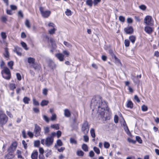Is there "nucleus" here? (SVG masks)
I'll use <instances>...</instances> for the list:
<instances>
[{
  "label": "nucleus",
  "mask_w": 159,
  "mask_h": 159,
  "mask_svg": "<svg viewBox=\"0 0 159 159\" xmlns=\"http://www.w3.org/2000/svg\"><path fill=\"white\" fill-rule=\"evenodd\" d=\"M96 98H98L95 97L92 99L91 106L94 107L96 110L98 109L96 115L99 119L102 118L103 120H106L108 118L107 114H106L105 112V108L107 107V104L105 101L102 102L101 99L99 100L98 102Z\"/></svg>",
  "instance_id": "1"
},
{
  "label": "nucleus",
  "mask_w": 159,
  "mask_h": 159,
  "mask_svg": "<svg viewBox=\"0 0 159 159\" xmlns=\"http://www.w3.org/2000/svg\"><path fill=\"white\" fill-rule=\"evenodd\" d=\"M39 9L42 16L44 18H48L51 14L50 11L49 10L44 11V8L42 7H40Z\"/></svg>",
  "instance_id": "2"
},
{
  "label": "nucleus",
  "mask_w": 159,
  "mask_h": 159,
  "mask_svg": "<svg viewBox=\"0 0 159 159\" xmlns=\"http://www.w3.org/2000/svg\"><path fill=\"white\" fill-rule=\"evenodd\" d=\"M8 117L4 114H0V124L2 126L7 122Z\"/></svg>",
  "instance_id": "3"
},
{
  "label": "nucleus",
  "mask_w": 159,
  "mask_h": 159,
  "mask_svg": "<svg viewBox=\"0 0 159 159\" xmlns=\"http://www.w3.org/2000/svg\"><path fill=\"white\" fill-rule=\"evenodd\" d=\"M17 143L16 142H13L10 147L8 148L7 151L8 152L14 153L17 147Z\"/></svg>",
  "instance_id": "4"
},
{
  "label": "nucleus",
  "mask_w": 159,
  "mask_h": 159,
  "mask_svg": "<svg viewBox=\"0 0 159 159\" xmlns=\"http://www.w3.org/2000/svg\"><path fill=\"white\" fill-rule=\"evenodd\" d=\"M41 131V128L37 124L34 125V132L35 134V136L37 137L40 135V132Z\"/></svg>",
  "instance_id": "5"
},
{
  "label": "nucleus",
  "mask_w": 159,
  "mask_h": 159,
  "mask_svg": "<svg viewBox=\"0 0 159 159\" xmlns=\"http://www.w3.org/2000/svg\"><path fill=\"white\" fill-rule=\"evenodd\" d=\"M54 139L51 137H48L45 140V144L47 147L52 145L53 143Z\"/></svg>",
  "instance_id": "6"
},
{
  "label": "nucleus",
  "mask_w": 159,
  "mask_h": 159,
  "mask_svg": "<svg viewBox=\"0 0 159 159\" xmlns=\"http://www.w3.org/2000/svg\"><path fill=\"white\" fill-rule=\"evenodd\" d=\"M82 130L85 134L88 133L89 128L88 124L87 122H85L83 125L82 127Z\"/></svg>",
  "instance_id": "7"
},
{
  "label": "nucleus",
  "mask_w": 159,
  "mask_h": 159,
  "mask_svg": "<svg viewBox=\"0 0 159 159\" xmlns=\"http://www.w3.org/2000/svg\"><path fill=\"white\" fill-rule=\"evenodd\" d=\"M124 30L127 34H130L133 33L134 30L132 26H129L125 28Z\"/></svg>",
  "instance_id": "8"
},
{
  "label": "nucleus",
  "mask_w": 159,
  "mask_h": 159,
  "mask_svg": "<svg viewBox=\"0 0 159 159\" xmlns=\"http://www.w3.org/2000/svg\"><path fill=\"white\" fill-rule=\"evenodd\" d=\"M55 57L60 61H63L64 60V55L61 53H58L55 55Z\"/></svg>",
  "instance_id": "9"
},
{
  "label": "nucleus",
  "mask_w": 159,
  "mask_h": 159,
  "mask_svg": "<svg viewBox=\"0 0 159 159\" xmlns=\"http://www.w3.org/2000/svg\"><path fill=\"white\" fill-rule=\"evenodd\" d=\"M152 18V17L150 16H147L144 18V22L147 25H149Z\"/></svg>",
  "instance_id": "10"
},
{
  "label": "nucleus",
  "mask_w": 159,
  "mask_h": 159,
  "mask_svg": "<svg viewBox=\"0 0 159 159\" xmlns=\"http://www.w3.org/2000/svg\"><path fill=\"white\" fill-rule=\"evenodd\" d=\"M14 157L15 154L14 153L8 152V153L5 155V159H11L13 158Z\"/></svg>",
  "instance_id": "11"
},
{
  "label": "nucleus",
  "mask_w": 159,
  "mask_h": 159,
  "mask_svg": "<svg viewBox=\"0 0 159 159\" xmlns=\"http://www.w3.org/2000/svg\"><path fill=\"white\" fill-rule=\"evenodd\" d=\"M144 30L145 32L149 34H151L153 30L152 28L149 26H146Z\"/></svg>",
  "instance_id": "12"
},
{
  "label": "nucleus",
  "mask_w": 159,
  "mask_h": 159,
  "mask_svg": "<svg viewBox=\"0 0 159 159\" xmlns=\"http://www.w3.org/2000/svg\"><path fill=\"white\" fill-rule=\"evenodd\" d=\"M64 115L66 117H69L70 116V112L68 109H65L64 110Z\"/></svg>",
  "instance_id": "13"
},
{
  "label": "nucleus",
  "mask_w": 159,
  "mask_h": 159,
  "mask_svg": "<svg viewBox=\"0 0 159 159\" xmlns=\"http://www.w3.org/2000/svg\"><path fill=\"white\" fill-rule=\"evenodd\" d=\"M131 79L133 80L134 82L136 83H139L140 81L139 79L137 76H135L132 75L131 76Z\"/></svg>",
  "instance_id": "14"
},
{
  "label": "nucleus",
  "mask_w": 159,
  "mask_h": 159,
  "mask_svg": "<svg viewBox=\"0 0 159 159\" xmlns=\"http://www.w3.org/2000/svg\"><path fill=\"white\" fill-rule=\"evenodd\" d=\"M32 66L35 70H39L40 68V66L37 63L34 62Z\"/></svg>",
  "instance_id": "15"
},
{
  "label": "nucleus",
  "mask_w": 159,
  "mask_h": 159,
  "mask_svg": "<svg viewBox=\"0 0 159 159\" xmlns=\"http://www.w3.org/2000/svg\"><path fill=\"white\" fill-rule=\"evenodd\" d=\"M38 156V152L37 151L33 152L31 155L32 159H37Z\"/></svg>",
  "instance_id": "16"
},
{
  "label": "nucleus",
  "mask_w": 159,
  "mask_h": 159,
  "mask_svg": "<svg viewBox=\"0 0 159 159\" xmlns=\"http://www.w3.org/2000/svg\"><path fill=\"white\" fill-rule=\"evenodd\" d=\"M5 53L3 54L4 57L7 58H9V54L7 48H5Z\"/></svg>",
  "instance_id": "17"
},
{
  "label": "nucleus",
  "mask_w": 159,
  "mask_h": 159,
  "mask_svg": "<svg viewBox=\"0 0 159 159\" xmlns=\"http://www.w3.org/2000/svg\"><path fill=\"white\" fill-rule=\"evenodd\" d=\"M49 41L51 43L52 48H55L56 47V45L53 39L51 38L49 40Z\"/></svg>",
  "instance_id": "18"
},
{
  "label": "nucleus",
  "mask_w": 159,
  "mask_h": 159,
  "mask_svg": "<svg viewBox=\"0 0 159 159\" xmlns=\"http://www.w3.org/2000/svg\"><path fill=\"white\" fill-rule=\"evenodd\" d=\"M35 59L33 57H29L28 58V62L30 64H31L32 65L35 62Z\"/></svg>",
  "instance_id": "19"
},
{
  "label": "nucleus",
  "mask_w": 159,
  "mask_h": 159,
  "mask_svg": "<svg viewBox=\"0 0 159 159\" xmlns=\"http://www.w3.org/2000/svg\"><path fill=\"white\" fill-rule=\"evenodd\" d=\"M22 49L21 48L17 47V48H15V50H14V52H16L19 56H21L22 53L20 51Z\"/></svg>",
  "instance_id": "20"
},
{
  "label": "nucleus",
  "mask_w": 159,
  "mask_h": 159,
  "mask_svg": "<svg viewBox=\"0 0 159 159\" xmlns=\"http://www.w3.org/2000/svg\"><path fill=\"white\" fill-rule=\"evenodd\" d=\"M127 107L132 108H133V103L132 102L130 101H129L127 104Z\"/></svg>",
  "instance_id": "21"
},
{
  "label": "nucleus",
  "mask_w": 159,
  "mask_h": 159,
  "mask_svg": "<svg viewBox=\"0 0 159 159\" xmlns=\"http://www.w3.org/2000/svg\"><path fill=\"white\" fill-rule=\"evenodd\" d=\"M49 101L48 100H43L40 103V105L42 106L43 107L47 105Z\"/></svg>",
  "instance_id": "22"
},
{
  "label": "nucleus",
  "mask_w": 159,
  "mask_h": 159,
  "mask_svg": "<svg viewBox=\"0 0 159 159\" xmlns=\"http://www.w3.org/2000/svg\"><path fill=\"white\" fill-rule=\"evenodd\" d=\"M3 71L7 75H11L9 69L7 67L4 68L3 71H2V74Z\"/></svg>",
  "instance_id": "23"
},
{
  "label": "nucleus",
  "mask_w": 159,
  "mask_h": 159,
  "mask_svg": "<svg viewBox=\"0 0 159 159\" xmlns=\"http://www.w3.org/2000/svg\"><path fill=\"white\" fill-rule=\"evenodd\" d=\"M30 100V99L27 97H25L23 99V101L25 104H29V102Z\"/></svg>",
  "instance_id": "24"
},
{
  "label": "nucleus",
  "mask_w": 159,
  "mask_h": 159,
  "mask_svg": "<svg viewBox=\"0 0 159 159\" xmlns=\"http://www.w3.org/2000/svg\"><path fill=\"white\" fill-rule=\"evenodd\" d=\"M90 133L91 137L93 138H95L96 136L95 130L93 129H91L90 130Z\"/></svg>",
  "instance_id": "25"
},
{
  "label": "nucleus",
  "mask_w": 159,
  "mask_h": 159,
  "mask_svg": "<svg viewBox=\"0 0 159 159\" xmlns=\"http://www.w3.org/2000/svg\"><path fill=\"white\" fill-rule=\"evenodd\" d=\"M129 39L133 43L135 42L136 37L134 35L130 36L129 37Z\"/></svg>",
  "instance_id": "26"
},
{
  "label": "nucleus",
  "mask_w": 159,
  "mask_h": 159,
  "mask_svg": "<svg viewBox=\"0 0 159 159\" xmlns=\"http://www.w3.org/2000/svg\"><path fill=\"white\" fill-rule=\"evenodd\" d=\"M25 24L26 26L29 29L30 28V24L29 20L28 19L26 20Z\"/></svg>",
  "instance_id": "27"
},
{
  "label": "nucleus",
  "mask_w": 159,
  "mask_h": 159,
  "mask_svg": "<svg viewBox=\"0 0 159 159\" xmlns=\"http://www.w3.org/2000/svg\"><path fill=\"white\" fill-rule=\"evenodd\" d=\"M82 148L85 151H88V147L85 144H83L82 145Z\"/></svg>",
  "instance_id": "28"
},
{
  "label": "nucleus",
  "mask_w": 159,
  "mask_h": 159,
  "mask_svg": "<svg viewBox=\"0 0 159 159\" xmlns=\"http://www.w3.org/2000/svg\"><path fill=\"white\" fill-rule=\"evenodd\" d=\"M51 126L52 128L55 129L57 130L58 129H59V125L57 124L52 125Z\"/></svg>",
  "instance_id": "29"
},
{
  "label": "nucleus",
  "mask_w": 159,
  "mask_h": 159,
  "mask_svg": "<svg viewBox=\"0 0 159 159\" xmlns=\"http://www.w3.org/2000/svg\"><path fill=\"white\" fill-rule=\"evenodd\" d=\"M63 43L66 46L69 48H71L72 47V45L70 43L66 41H64Z\"/></svg>",
  "instance_id": "30"
},
{
  "label": "nucleus",
  "mask_w": 159,
  "mask_h": 159,
  "mask_svg": "<svg viewBox=\"0 0 159 159\" xmlns=\"http://www.w3.org/2000/svg\"><path fill=\"white\" fill-rule=\"evenodd\" d=\"M109 52L110 55L111 56L112 58H114L115 60H116L117 59L111 50H109Z\"/></svg>",
  "instance_id": "31"
},
{
  "label": "nucleus",
  "mask_w": 159,
  "mask_h": 159,
  "mask_svg": "<svg viewBox=\"0 0 159 159\" xmlns=\"http://www.w3.org/2000/svg\"><path fill=\"white\" fill-rule=\"evenodd\" d=\"M8 66L10 68L12 69H13V61H10L8 62L7 63Z\"/></svg>",
  "instance_id": "32"
},
{
  "label": "nucleus",
  "mask_w": 159,
  "mask_h": 159,
  "mask_svg": "<svg viewBox=\"0 0 159 159\" xmlns=\"http://www.w3.org/2000/svg\"><path fill=\"white\" fill-rule=\"evenodd\" d=\"M84 154V152L81 150L78 151L77 152V154L79 156H83Z\"/></svg>",
  "instance_id": "33"
},
{
  "label": "nucleus",
  "mask_w": 159,
  "mask_h": 159,
  "mask_svg": "<svg viewBox=\"0 0 159 159\" xmlns=\"http://www.w3.org/2000/svg\"><path fill=\"white\" fill-rule=\"evenodd\" d=\"M93 5L96 6L101 1V0H93Z\"/></svg>",
  "instance_id": "34"
},
{
  "label": "nucleus",
  "mask_w": 159,
  "mask_h": 159,
  "mask_svg": "<svg viewBox=\"0 0 159 159\" xmlns=\"http://www.w3.org/2000/svg\"><path fill=\"white\" fill-rule=\"evenodd\" d=\"M65 13L67 16H70L71 15V11L68 9H67Z\"/></svg>",
  "instance_id": "35"
},
{
  "label": "nucleus",
  "mask_w": 159,
  "mask_h": 159,
  "mask_svg": "<svg viewBox=\"0 0 159 159\" xmlns=\"http://www.w3.org/2000/svg\"><path fill=\"white\" fill-rule=\"evenodd\" d=\"M44 130L45 134H47L49 132V128L48 127H44Z\"/></svg>",
  "instance_id": "36"
},
{
  "label": "nucleus",
  "mask_w": 159,
  "mask_h": 159,
  "mask_svg": "<svg viewBox=\"0 0 159 159\" xmlns=\"http://www.w3.org/2000/svg\"><path fill=\"white\" fill-rule=\"evenodd\" d=\"M22 46L26 50H28V48H27V45L25 43L23 42H22L21 43Z\"/></svg>",
  "instance_id": "37"
},
{
  "label": "nucleus",
  "mask_w": 159,
  "mask_h": 159,
  "mask_svg": "<svg viewBox=\"0 0 159 159\" xmlns=\"http://www.w3.org/2000/svg\"><path fill=\"white\" fill-rule=\"evenodd\" d=\"M40 144V141L39 140H36L34 142V146L35 147H38Z\"/></svg>",
  "instance_id": "38"
},
{
  "label": "nucleus",
  "mask_w": 159,
  "mask_h": 159,
  "mask_svg": "<svg viewBox=\"0 0 159 159\" xmlns=\"http://www.w3.org/2000/svg\"><path fill=\"white\" fill-rule=\"evenodd\" d=\"M127 141H128L130 143H131L133 144H135L136 143V141L133 140L129 138L127 139Z\"/></svg>",
  "instance_id": "39"
},
{
  "label": "nucleus",
  "mask_w": 159,
  "mask_h": 159,
  "mask_svg": "<svg viewBox=\"0 0 159 159\" xmlns=\"http://www.w3.org/2000/svg\"><path fill=\"white\" fill-rule=\"evenodd\" d=\"M56 30L55 28H53L48 31L49 34H52L55 33V31Z\"/></svg>",
  "instance_id": "40"
},
{
  "label": "nucleus",
  "mask_w": 159,
  "mask_h": 159,
  "mask_svg": "<svg viewBox=\"0 0 159 159\" xmlns=\"http://www.w3.org/2000/svg\"><path fill=\"white\" fill-rule=\"evenodd\" d=\"M136 140L139 143H142V140L141 139L140 137L139 136H136Z\"/></svg>",
  "instance_id": "41"
},
{
  "label": "nucleus",
  "mask_w": 159,
  "mask_h": 159,
  "mask_svg": "<svg viewBox=\"0 0 159 159\" xmlns=\"http://www.w3.org/2000/svg\"><path fill=\"white\" fill-rule=\"evenodd\" d=\"M142 110L143 111H147L148 109V107L145 105H143L141 107Z\"/></svg>",
  "instance_id": "42"
},
{
  "label": "nucleus",
  "mask_w": 159,
  "mask_h": 159,
  "mask_svg": "<svg viewBox=\"0 0 159 159\" xmlns=\"http://www.w3.org/2000/svg\"><path fill=\"white\" fill-rule=\"evenodd\" d=\"M104 147L106 148H108L110 146V144L108 142H105L104 144Z\"/></svg>",
  "instance_id": "43"
},
{
  "label": "nucleus",
  "mask_w": 159,
  "mask_h": 159,
  "mask_svg": "<svg viewBox=\"0 0 159 159\" xmlns=\"http://www.w3.org/2000/svg\"><path fill=\"white\" fill-rule=\"evenodd\" d=\"M93 150L97 154H99L100 153V151L99 149L97 147H95L93 148Z\"/></svg>",
  "instance_id": "44"
},
{
  "label": "nucleus",
  "mask_w": 159,
  "mask_h": 159,
  "mask_svg": "<svg viewBox=\"0 0 159 159\" xmlns=\"http://www.w3.org/2000/svg\"><path fill=\"white\" fill-rule=\"evenodd\" d=\"M16 153L18 156V157L22 158V157L21 155V152L19 150H17L16 151Z\"/></svg>",
  "instance_id": "45"
},
{
  "label": "nucleus",
  "mask_w": 159,
  "mask_h": 159,
  "mask_svg": "<svg viewBox=\"0 0 159 159\" xmlns=\"http://www.w3.org/2000/svg\"><path fill=\"white\" fill-rule=\"evenodd\" d=\"M70 143L72 144H76L77 143L76 141L73 138H71L70 139Z\"/></svg>",
  "instance_id": "46"
},
{
  "label": "nucleus",
  "mask_w": 159,
  "mask_h": 159,
  "mask_svg": "<svg viewBox=\"0 0 159 159\" xmlns=\"http://www.w3.org/2000/svg\"><path fill=\"white\" fill-rule=\"evenodd\" d=\"M57 145L60 146L63 145V143L60 139H58L57 141Z\"/></svg>",
  "instance_id": "47"
},
{
  "label": "nucleus",
  "mask_w": 159,
  "mask_h": 159,
  "mask_svg": "<svg viewBox=\"0 0 159 159\" xmlns=\"http://www.w3.org/2000/svg\"><path fill=\"white\" fill-rule=\"evenodd\" d=\"M10 88L11 89L14 90V89L16 88V86L15 84H11L10 85Z\"/></svg>",
  "instance_id": "48"
},
{
  "label": "nucleus",
  "mask_w": 159,
  "mask_h": 159,
  "mask_svg": "<svg viewBox=\"0 0 159 159\" xmlns=\"http://www.w3.org/2000/svg\"><path fill=\"white\" fill-rule=\"evenodd\" d=\"M139 8L143 10H145L146 9V7L144 5H141L139 6Z\"/></svg>",
  "instance_id": "49"
},
{
  "label": "nucleus",
  "mask_w": 159,
  "mask_h": 159,
  "mask_svg": "<svg viewBox=\"0 0 159 159\" xmlns=\"http://www.w3.org/2000/svg\"><path fill=\"white\" fill-rule=\"evenodd\" d=\"M33 103L36 106L39 105V102L38 101H37L34 98L33 99Z\"/></svg>",
  "instance_id": "50"
},
{
  "label": "nucleus",
  "mask_w": 159,
  "mask_h": 159,
  "mask_svg": "<svg viewBox=\"0 0 159 159\" xmlns=\"http://www.w3.org/2000/svg\"><path fill=\"white\" fill-rule=\"evenodd\" d=\"M124 43L126 47H128L129 46V42L128 40L125 39L124 41Z\"/></svg>",
  "instance_id": "51"
},
{
  "label": "nucleus",
  "mask_w": 159,
  "mask_h": 159,
  "mask_svg": "<svg viewBox=\"0 0 159 159\" xmlns=\"http://www.w3.org/2000/svg\"><path fill=\"white\" fill-rule=\"evenodd\" d=\"M1 35L2 38L3 39H5L7 38V36L6 34V33L4 32H2L1 33Z\"/></svg>",
  "instance_id": "52"
},
{
  "label": "nucleus",
  "mask_w": 159,
  "mask_h": 159,
  "mask_svg": "<svg viewBox=\"0 0 159 159\" xmlns=\"http://www.w3.org/2000/svg\"><path fill=\"white\" fill-rule=\"evenodd\" d=\"M119 20L122 22H124L125 21V18L124 17L122 16H120L119 17Z\"/></svg>",
  "instance_id": "53"
},
{
  "label": "nucleus",
  "mask_w": 159,
  "mask_h": 159,
  "mask_svg": "<svg viewBox=\"0 0 159 159\" xmlns=\"http://www.w3.org/2000/svg\"><path fill=\"white\" fill-rule=\"evenodd\" d=\"M22 143L25 149H26L27 148V144L25 140H23Z\"/></svg>",
  "instance_id": "54"
},
{
  "label": "nucleus",
  "mask_w": 159,
  "mask_h": 159,
  "mask_svg": "<svg viewBox=\"0 0 159 159\" xmlns=\"http://www.w3.org/2000/svg\"><path fill=\"white\" fill-rule=\"evenodd\" d=\"M118 116L116 115H115L114 116V122L116 123H117L118 122Z\"/></svg>",
  "instance_id": "55"
},
{
  "label": "nucleus",
  "mask_w": 159,
  "mask_h": 159,
  "mask_svg": "<svg viewBox=\"0 0 159 159\" xmlns=\"http://www.w3.org/2000/svg\"><path fill=\"white\" fill-rule=\"evenodd\" d=\"M16 77L18 80H20L21 79V77L19 73H17L16 74Z\"/></svg>",
  "instance_id": "56"
},
{
  "label": "nucleus",
  "mask_w": 159,
  "mask_h": 159,
  "mask_svg": "<svg viewBox=\"0 0 159 159\" xmlns=\"http://www.w3.org/2000/svg\"><path fill=\"white\" fill-rule=\"evenodd\" d=\"M27 134L29 136V137L31 138H32L34 136L33 133L32 132L30 131L28 132Z\"/></svg>",
  "instance_id": "57"
},
{
  "label": "nucleus",
  "mask_w": 159,
  "mask_h": 159,
  "mask_svg": "<svg viewBox=\"0 0 159 159\" xmlns=\"http://www.w3.org/2000/svg\"><path fill=\"white\" fill-rule=\"evenodd\" d=\"M56 115L55 114H53L51 116V120L53 121L55 120L56 118Z\"/></svg>",
  "instance_id": "58"
},
{
  "label": "nucleus",
  "mask_w": 159,
  "mask_h": 159,
  "mask_svg": "<svg viewBox=\"0 0 159 159\" xmlns=\"http://www.w3.org/2000/svg\"><path fill=\"white\" fill-rule=\"evenodd\" d=\"M56 134L57 135V138H59L61 136V132L60 131L58 130L57 131Z\"/></svg>",
  "instance_id": "59"
},
{
  "label": "nucleus",
  "mask_w": 159,
  "mask_h": 159,
  "mask_svg": "<svg viewBox=\"0 0 159 159\" xmlns=\"http://www.w3.org/2000/svg\"><path fill=\"white\" fill-rule=\"evenodd\" d=\"M43 118L47 122H48L49 121V119L48 117L45 115L43 116Z\"/></svg>",
  "instance_id": "60"
},
{
  "label": "nucleus",
  "mask_w": 159,
  "mask_h": 159,
  "mask_svg": "<svg viewBox=\"0 0 159 159\" xmlns=\"http://www.w3.org/2000/svg\"><path fill=\"white\" fill-rule=\"evenodd\" d=\"M5 63L3 61H2L0 64V67L2 68H4Z\"/></svg>",
  "instance_id": "61"
},
{
  "label": "nucleus",
  "mask_w": 159,
  "mask_h": 159,
  "mask_svg": "<svg viewBox=\"0 0 159 159\" xmlns=\"http://www.w3.org/2000/svg\"><path fill=\"white\" fill-rule=\"evenodd\" d=\"M1 20L2 21L5 22L7 21V17L5 16H3L1 17Z\"/></svg>",
  "instance_id": "62"
},
{
  "label": "nucleus",
  "mask_w": 159,
  "mask_h": 159,
  "mask_svg": "<svg viewBox=\"0 0 159 159\" xmlns=\"http://www.w3.org/2000/svg\"><path fill=\"white\" fill-rule=\"evenodd\" d=\"M22 133L23 137L24 138H27V136L25 133V130H23L22 131Z\"/></svg>",
  "instance_id": "63"
},
{
  "label": "nucleus",
  "mask_w": 159,
  "mask_h": 159,
  "mask_svg": "<svg viewBox=\"0 0 159 159\" xmlns=\"http://www.w3.org/2000/svg\"><path fill=\"white\" fill-rule=\"evenodd\" d=\"M18 16H20L21 18L23 17V15L21 11H19L18 12Z\"/></svg>",
  "instance_id": "64"
}]
</instances>
